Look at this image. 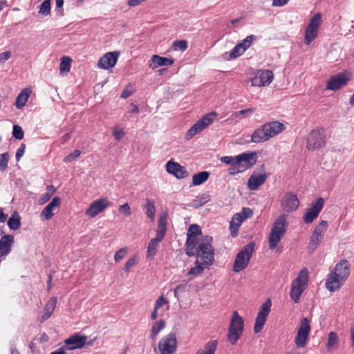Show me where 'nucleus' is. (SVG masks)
<instances>
[{"label": "nucleus", "instance_id": "5", "mask_svg": "<svg viewBox=\"0 0 354 354\" xmlns=\"http://www.w3.org/2000/svg\"><path fill=\"white\" fill-rule=\"evenodd\" d=\"M254 251V243L252 242L241 250L236 254L233 264L232 270L234 272H239L248 267Z\"/></svg>", "mask_w": 354, "mask_h": 354}, {"label": "nucleus", "instance_id": "11", "mask_svg": "<svg viewBox=\"0 0 354 354\" xmlns=\"http://www.w3.org/2000/svg\"><path fill=\"white\" fill-rule=\"evenodd\" d=\"M202 234V231L199 225L196 224L191 225L187 231V238L186 241V254L189 256L194 255V250L197 246V243L200 238L197 236Z\"/></svg>", "mask_w": 354, "mask_h": 354}, {"label": "nucleus", "instance_id": "53", "mask_svg": "<svg viewBox=\"0 0 354 354\" xmlns=\"http://www.w3.org/2000/svg\"><path fill=\"white\" fill-rule=\"evenodd\" d=\"M221 161L226 165H230L231 166H236V156H223L221 158Z\"/></svg>", "mask_w": 354, "mask_h": 354}, {"label": "nucleus", "instance_id": "34", "mask_svg": "<svg viewBox=\"0 0 354 354\" xmlns=\"http://www.w3.org/2000/svg\"><path fill=\"white\" fill-rule=\"evenodd\" d=\"M166 231H167V216L162 215L158 219V229L156 231V236H158V239L160 238V239H164Z\"/></svg>", "mask_w": 354, "mask_h": 354}, {"label": "nucleus", "instance_id": "30", "mask_svg": "<svg viewBox=\"0 0 354 354\" xmlns=\"http://www.w3.org/2000/svg\"><path fill=\"white\" fill-rule=\"evenodd\" d=\"M165 306L166 310L169 308V302L163 295L160 296L155 302L154 309L151 314V319L156 320L158 317V310Z\"/></svg>", "mask_w": 354, "mask_h": 354}, {"label": "nucleus", "instance_id": "38", "mask_svg": "<svg viewBox=\"0 0 354 354\" xmlns=\"http://www.w3.org/2000/svg\"><path fill=\"white\" fill-rule=\"evenodd\" d=\"M209 177V173L204 171L196 174L192 177V184L195 186L200 185L207 181Z\"/></svg>", "mask_w": 354, "mask_h": 354}, {"label": "nucleus", "instance_id": "21", "mask_svg": "<svg viewBox=\"0 0 354 354\" xmlns=\"http://www.w3.org/2000/svg\"><path fill=\"white\" fill-rule=\"evenodd\" d=\"M348 81L349 77L346 75L339 73L329 78L326 84V89L334 91H337L346 86Z\"/></svg>", "mask_w": 354, "mask_h": 354}, {"label": "nucleus", "instance_id": "20", "mask_svg": "<svg viewBox=\"0 0 354 354\" xmlns=\"http://www.w3.org/2000/svg\"><path fill=\"white\" fill-rule=\"evenodd\" d=\"M166 171L172 175H174L178 179L185 178L188 176L189 173L186 168L178 162L169 160L166 164Z\"/></svg>", "mask_w": 354, "mask_h": 354}, {"label": "nucleus", "instance_id": "23", "mask_svg": "<svg viewBox=\"0 0 354 354\" xmlns=\"http://www.w3.org/2000/svg\"><path fill=\"white\" fill-rule=\"evenodd\" d=\"M86 339L87 337L86 336L77 333L66 339L64 343L68 346L67 349L75 350L84 347L86 344Z\"/></svg>", "mask_w": 354, "mask_h": 354}, {"label": "nucleus", "instance_id": "47", "mask_svg": "<svg viewBox=\"0 0 354 354\" xmlns=\"http://www.w3.org/2000/svg\"><path fill=\"white\" fill-rule=\"evenodd\" d=\"M10 155L8 152L0 154V171H5L8 166Z\"/></svg>", "mask_w": 354, "mask_h": 354}, {"label": "nucleus", "instance_id": "22", "mask_svg": "<svg viewBox=\"0 0 354 354\" xmlns=\"http://www.w3.org/2000/svg\"><path fill=\"white\" fill-rule=\"evenodd\" d=\"M120 53L117 51L109 52L100 58L97 66L103 69H109L113 67L118 59Z\"/></svg>", "mask_w": 354, "mask_h": 354}, {"label": "nucleus", "instance_id": "58", "mask_svg": "<svg viewBox=\"0 0 354 354\" xmlns=\"http://www.w3.org/2000/svg\"><path fill=\"white\" fill-rule=\"evenodd\" d=\"M238 214H241L243 220L244 221L245 219L251 217L253 214V212L250 208L243 207L242 211Z\"/></svg>", "mask_w": 354, "mask_h": 354}, {"label": "nucleus", "instance_id": "13", "mask_svg": "<svg viewBox=\"0 0 354 354\" xmlns=\"http://www.w3.org/2000/svg\"><path fill=\"white\" fill-rule=\"evenodd\" d=\"M177 349V339L175 333H170L162 337L158 343L160 354H174Z\"/></svg>", "mask_w": 354, "mask_h": 354}, {"label": "nucleus", "instance_id": "2", "mask_svg": "<svg viewBox=\"0 0 354 354\" xmlns=\"http://www.w3.org/2000/svg\"><path fill=\"white\" fill-rule=\"evenodd\" d=\"M285 129V125L279 121L265 123L252 133L251 141L254 143L264 142L275 137L283 131Z\"/></svg>", "mask_w": 354, "mask_h": 354}, {"label": "nucleus", "instance_id": "57", "mask_svg": "<svg viewBox=\"0 0 354 354\" xmlns=\"http://www.w3.org/2000/svg\"><path fill=\"white\" fill-rule=\"evenodd\" d=\"M80 155H81V151L80 150H78V149L75 150L73 153L66 156L64 158V161L65 162H71L73 159H75V158H77L78 157H80Z\"/></svg>", "mask_w": 354, "mask_h": 354}, {"label": "nucleus", "instance_id": "44", "mask_svg": "<svg viewBox=\"0 0 354 354\" xmlns=\"http://www.w3.org/2000/svg\"><path fill=\"white\" fill-rule=\"evenodd\" d=\"M304 291V290L300 288H296V286H291L290 292L291 299L293 300L295 303H298L299 301L300 297Z\"/></svg>", "mask_w": 354, "mask_h": 354}, {"label": "nucleus", "instance_id": "36", "mask_svg": "<svg viewBox=\"0 0 354 354\" xmlns=\"http://www.w3.org/2000/svg\"><path fill=\"white\" fill-rule=\"evenodd\" d=\"M166 322L163 319L155 322L151 327L150 337L152 339H155L159 333L165 327Z\"/></svg>", "mask_w": 354, "mask_h": 354}, {"label": "nucleus", "instance_id": "56", "mask_svg": "<svg viewBox=\"0 0 354 354\" xmlns=\"http://www.w3.org/2000/svg\"><path fill=\"white\" fill-rule=\"evenodd\" d=\"M174 46L182 51L185 50L187 47V41L186 40H176L174 41Z\"/></svg>", "mask_w": 354, "mask_h": 354}, {"label": "nucleus", "instance_id": "37", "mask_svg": "<svg viewBox=\"0 0 354 354\" xmlns=\"http://www.w3.org/2000/svg\"><path fill=\"white\" fill-rule=\"evenodd\" d=\"M21 217L17 212H15L8 221V225L10 230H17L21 227Z\"/></svg>", "mask_w": 354, "mask_h": 354}, {"label": "nucleus", "instance_id": "12", "mask_svg": "<svg viewBox=\"0 0 354 354\" xmlns=\"http://www.w3.org/2000/svg\"><path fill=\"white\" fill-rule=\"evenodd\" d=\"M272 306V301L270 299H267L260 307L255 319L254 326V332L258 333L263 329L267 317L269 315Z\"/></svg>", "mask_w": 354, "mask_h": 354}, {"label": "nucleus", "instance_id": "24", "mask_svg": "<svg viewBox=\"0 0 354 354\" xmlns=\"http://www.w3.org/2000/svg\"><path fill=\"white\" fill-rule=\"evenodd\" d=\"M61 205V199L58 196H55L50 202V203L45 207L41 212V217H43L45 220H50L54 216V210L58 209Z\"/></svg>", "mask_w": 354, "mask_h": 354}, {"label": "nucleus", "instance_id": "31", "mask_svg": "<svg viewBox=\"0 0 354 354\" xmlns=\"http://www.w3.org/2000/svg\"><path fill=\"white\" fill-rule=\"evenodd\" d=\"M243 222V220L240 214L236 213L233 216L230 223V230L231 232V235L233 237H236L237 236L239 227Z\"/></svg>", "mask_w": 354, "mask_h": 354}, {"label": "nucleus", "instance_id": "14", "mask_svg": "<svg viewBox=\"0 0 354 354\" xmlns=\"http://www.w3.org/2000/svg\"><path fill=\"white\" fill-rule=\"evenodd\" d=\"M310 328L308 319L307 318H303L301 320L300 326L295 340L297 348H304L306 346Z\"/></svg>", "mask_w": 354, "mask_h": 354}, {"label": "nucleus", "instance_id": "25", "mask_svg": "<svg viewBox=\"0 0 354 354\" xmlns=\"http://www.w3.org/2000/svg\"><path fill=\"white\" fill-rule=\"evenodd\" d=\"M174 63V59L153 55L148 62L150 68L155 69L159 66H171Z\"/></svg>", "mask_w": 354, "mask_h": 354}, {"label": "nucleus", "instance_id": "39", "mask_svg": "<svg viewBox=\"0 0 354 354\" xmlns=\"http://www.w3.org/2000/svg\"><path fill=\"white\" fill-rule=\"evenodd\" d=\"M47 192L42 194L38 201V203L40 205H44L48 201H50L52 196L55 193L56 189L53 185H48L46 187Z\"/></svg>", "mask_w": 354, "mask_h": 354}, {"label": "nucleus", "instance_id": "61", "mask_svg": "<svg viewBox=\"0 0 354 354\" xmlns=\"http://www.w3.org/2000/svg\"><path fill=\"white\" fill-rule=\"evenodd\" d=\"M64 2V0H56L55 1L56 10H57V13L61 16L64 15V10L62 8Z\"/></svg>", "mask_w": 354, "mask_h": 354}, {"label": "nucleus", "instance_id": "45", "mask_svg": "<svg viewBox=\"0 0 354 354\" xmlns=\"http://www.w3.org/2000/svg\"><path fill=\"white\" fill-rule=\"evenodd\" d=\"M51 10V2L50 0H45L42 2L39 7V13L44 16L50 15Z\"/></svg>", "mask_w": 354, "mask_h": 354}, {"label": "nucleus", "instance_id": "48", "mask_svg": "<svg viewBox=\"0 0 354 354\" xmlns=\"http://www.w3.org/2000/svg\"><path fill=\"white\" fill-rule=\"evenodd\" d=\"M211 200V196L208 194H203L198 196L196 197V198L194 200V202L196 203V206L200 207L202 206Z\"/></svg>", "mask_w": 354, "mask_h": 354}, {"label": "nucleus", "instance_id": "16", "mask_svg": "<svg viewBox=\"0 0 354 354\" xmlns=\"http://www.w3.org/2000/svg\"><path fill=\"white\" fill-rule=\"evenodd\" d=\"M111 205V203L107 198L95 200L90 204L88 208L85 212V214L91 218H94Z\"/></svg>", "mask_w": 354, "mask_h": 354}, {"label": "nucleus", "instance_id": "9", "mask_svg": "<svg viewBox=\"0 0 354 354\" xmlns=\"http://www.w3.org/2000/svg\"><path fill=\"white\" fill-rule=\"evenodd\" d=\"M322 24L321 13L315 14L310 20L305 30L304 43L309 45L318 35L319 28Z\"/></svg>", "mask_w": 354, "mask_h": 354}, {"label": "nucleus", "instance_id": "41", "mask_svg": "<svg viewBox=\"0 0 354 354\" xmlns=\"http://www.w3.org/2000/svg\"><path fill=\"white\" fill-rule=\"evenodd\" d=\"M72 59L70 57L64 56L61 59L59 65L60 73H68L71 70Z\"/></svg>", "mask_w": 354, "mask_h": 354}, {"label": "nucleus", "instance_id": "33", "mask_svg": "<svg viewBox=\"0 0 354 354\" xmlns=\"http://www.w3.org/2000/svg\"><path fill=\"white\" fill-rule=\"evenodd\" d=\"M163 239H158V236H156L155 238L152 239L147 247V259H153L154 256L156 254L158 248V243L162 241Z\"/></svg>", "mask_w": 354, "mask_h": 354}, {"label": "nucleus", "instance_id": "10", "mask_svg": "<svg viewBox=\"0 0 354 354\" xmlns=\"http://www.w3.org/2000/svg\"><path fill=\"white\" fill-rule=\"evenodd\" d=\"M328 227V223L326 221H321L315 227L313 232L308 246L309 252H314L322 241L325 232Z\"/></svg>", "mask_w": 354, "mask_h": 354}, {"label": "nucleus", "instance_id": "60", "mask_svg": "<svg viewBox=\"0 0 354 354\" xmlns=\"http://www.w3.org/2000/svg\"><path fill=\"white\" fill-rule=\"evenodd\" d=\"M113 135L117 140H120L125 135L123 129H115Z\"/></svg>", "mask_w": 354, "mask_h": 354}, {"label": "nucleus", "instance_id": "18", "mask_svg": "<svg viewBox=\"0 0 354 354\" xmlns=\"http://www.w3.org/2000/svg\"><path fill=\"white\" fill-rule=\"evenodd\" d=\"M324 201L322 197H319L316 201H313L310 207L308 209L304 216V221L306 223H311L318 216L324 207Z\"/></svg>", "mask_w": 354, "mask_h": 354}, {"label": "nucleus", "instance_id": "46", "mask_svg": "<svg viewBox=\"0 0 354 354\" xmlns=\"http://www.w3.org/2000/svg\"><path fill=\"white\" fill-rule=\"evenodd\" d=\"M196 266L192 268L187 272V275H199L203 272L204 268L202 266L201 261L199 262L198 259L195 262Z\"/></svg>", "mask_w": 354, "mask_h": 354}, {"label": "nucleus", "instance_id": "62", "mask_svg": "<svg viewBox=\"0 0 354 354\" xmlns=\"http://www.w3.org/2000/svg\"><path fill=\"white\" fill-rule=\"evenodd\" d=\"M11 57V53L10 51H5L0 53V64L6 62Z\"/></svg>", "mask_w": 354, "mask_h": 354}, {"label": "nucleus", "instance_id": "40", "mask_svg": "<svg viewBox=\"0 0 354 354\" xmlns=\"http://www.w3.org/2000/svg\"><path fill=\"white\" fill-rule=\"evenodd\" d=\"M145 209L147 217L151 221H153L156 215L154 202L152 200L147 199L145 205Z\"/></svg>", "mask_w": 354, "mask_h": 354}, {"label": "nucleus", "instance_id": "6", "mask_svg": "<svg viewBox=\"0 0 354 354\" xmlns=\"http://www.w3.org/2000/svg\"><path fill=\"white\" fill-rule=\"evenodd\" d=\"M243 319L239 315L237 311H234L231 318L227 333V339L232 345L236 344V342L240 339L243 334Z\"/></svg>", "mask_w": 354, "mask_h": 354}, {"label": "nucleus", "instance_id": "15", "mask_svg": "<svg viewBox=\"0 0 354 354\" xmlns=\"http://www.w3.org/2000/svg\"><path fill=\"white\" fill-rule=\"evenodd\" d=\"M274 77L273 73L270 70H259L253 78L247 80L252 86H263L270 84Z\"/></svg>", "mask_w": 354, "mask_h": 354}, {"label": "nucleus", "instance_id": "49", "mask_svg": "<svg viewBox=\"0 0 354 354\" xmlns=\"http://www.w3.org/2000/svg\"><path fill=\"white\" fill-rule=\"evenodd\" d=\"M256 39V36L253 35H250L248 36L245 39L239 42L243 48L246 50L248 48L250 47L252 42Z\"/></svg>", "mask_w": 354, "mask_h": 354}, {"label": "nucleus", "instance_id": "8", "mask_svg": "<svg viewBox=\"0 0 354 354\" xmlns=\"http://www.w3.org/2000/svg\"><path fill=\"white\" fill-rule=\"evenodd\" d=\"M217 113L215 111L210 112L205 115L201 119L198 120L187 132L186 138L189 140L195 135L201 132L216 119Z\"/></svg>", "mask_w": 354, "mask_h": 354}, {"label": "nucleus", "instance_id": "7", "mask_svg": "<svg viewBox=\"0 0 354 354\" xmlns=\"http://www.w3.org/2000/svg\"><path fill=\"white\" fill-rule=\"evenodd\" d=\"M326 144V131L323 127L313 129L306 137V148L308 150H318Z\"/></svg>", "mask_w": 354, "mask_h": 354}, {"label": "nucleus", "instance_id": "17", "mask_svg": "<svg viewBox=\"0 0 354 354\" xmlns=\"http://www.w3.org/2000/svg\"><path fill=\"white\" fill-rule=\"evenodd\" d=\"M257 153L255 152L243 153L236 156V166L242 171L251 168L257 162Z\"/></svg>", "mask_w": 354, "mask_h": 354}, {"label": "nucleus", "instance_id": "42", "mask_svg": "<svg viewBox=\"0 0 354 354\" xmlns=\"http://www.w3.org/2000/svg\"><path fill=\"white\" fill-rule=\"evenodd\" d=\"M338 344V336L335 332H330L328 334V342L326 347L328 351L331 350L333 348L337 346Z\"/></svg>", "mask_w": 354, "mask_h": 354}, {"label": "nucleus", "instance_id": "32", "mask_svg": "<svg viewBox=\"0 0 354 354\" xmlns=\"http://www.w3.org/2000/svg\"><path fill=\"white\" fill-rule=\"evenodd\" d=\"M31 92V90L28 88H25L21 90V91L17 95L15 102V104L17 109H21L26 105Z\"/></svg>", "mask_w": 354, "mask_h": 354}, {"label": "nucleus", "instance_id": "26", "mask_svg": "<svg viewBox=\"0 0 354 354\" xmlns=\"http://www.w3.org/2000/svg\"><path fill=\"white\" fill-rule=\"evenodd\" d=\"M308 270L307 268H303L298 274L296 279H295L291 286H296V288L305 290L307 288L308 283Z\"/></svg>", "mask_w": 354, "mask_h": 354}, {"label": "nucleus", "instance_id": "27", "mask_svg": "<svg viewBox=\"0 0 354 354\" xmlns=\"http://www.w3.org/2000/svg\"><path fill=\"white\" fill-rule=\"evenodd\" d=\"M14 243V236L4 235L0 239V258L8 254L11 251L12 245Z\"/></svg>", "mask_w": 354, "mask_h": 354}, {"label": "nucleus", "instance_id": "63", "mask_svg": "<svg viewBox=\"0 0 354 354\" xmlns=\"http://www.w3.org/2000/svg\"><path fill=\"white\" fill-rule=\"evenodd\" d=\"M255 110H256L255 107L249 108V109H247L245 110H241L236 114L241 115L243 116V118H246L248 116L249 113L254 112Z\"/></svg>", "mask_w": 354, "mask_h": 354}, {"label": "nucleus", "instance_id": "51", "mask_svg": "<svg viewBox=\"0 0 354 354\" xmlns=\"http://www.w3.org/2000/svg\"><path fill=\"white\" fill-rule=\"evenodd\" d=\"M138 263V257L136 254L133 255L126 262L124 265V270L125 272H128L130 269Z\"/></svg>", "mask_w": 354, "mask_h": 354}, {"label": "nucleus", "instance_id": "59", "mask_svg": "<svg viewBox=\"0 0 354 354\" xmlns=\"http://www.w3.org/2000/svg\"><path fill=\"white\" fill-rule=\"evenodd\" d=\"M25 149H26V145L22 143L16 152L15 157H16V160L17 161H19V159L24 156Z\"/></svg>", "mask_w": 354, "mask_h": 354}, {"label": "nucleus", "instance_id": "1", "mask_svg": "<svg viewBox=\"0 0 354 354\" xmlns=\"http://www.w3.org/2000/svg\"><path fill=\"white\" fill-rule=\"evenodd\" d=\"M350 274V266L346 259L340 260L333 270L328 274L326 288L330 292H335L341 288Z\"/></svg>", "mask_w": 354, "mask_h": 354}, {"label": "nucleus", "instance_id": "28", "mask_svg": "<svg viewBox=\"0 0 354 354\" xmlns=\"http://www.w3.org/2000/svg\"><path fill=\"white\" fill-rule=\"evenodd\" d=\"M266 178L267 175L266 174H262L259 175H251L248 180V189L250 190L257 189L261 185H263L266 182Z\"/></svg>", "mask_w": 354, "mask_h": 354}, {"label": "nucleus", "instance_id": "35", "mask_svg": "<svg viewBox=\"0 0 354 354\" xmlns=\"http://www.w3.org/2000/svg\"><path fill=\"white\" fill-rule=\"evenodd\" d=\"M217 346V340H211L205 344L204 348L198 350L196 354H215Z\"/></svg>", "mask_w": 354, "mask_h": 354}, {"label": "nucleus", "instance_id": "43", "mask_svg": "<svg viewBox=\"0 0 354 354\" xmlns=\"http://www.w3.org/2000/svg\"><path fill=\"white\" fill-rule=\"evenodd\" d=\"M245 50L243 48L239 43H238L234 48L230 51L229 59H234L243 54Z\"/></svg>", "mask_w": 354, "mask_h": 354}, {"label": "nucleus", "instance_id": "52", "mask_svg": "<svg viewBox=\"0 0 354 354\" xmlns=\"http://www.w3.org/2000/svg\"><path fill=\"white\" fill-rule=\"evenodd\" d=\"M128 253V248H123L118 251H117L114 255V260L116 262L120 261V260L123 259L126 255Z\"/></svg>", "mask_w": 354, "mask_h": 354}, {"label": "nucleus", "instance_id": "55", "mask_svg": "<svg viewBox=\"0 0 354 354\" xmlns=\"http://www.w3.org/2000/svg\"><path fill=\"white\" fill-rule=\"evenodd\" d=\"M133 93H134V89L133 88V86L131 84H129L122 91V92L121 93V97L124 98V99H127L129 96H131Z\"/></svg>", "mask_w": 354, "mask_h": 354}, {"label": "nucleus", "instance_id": "29", "mask_svg": "<svg viewBox=\"0 0 354 354\" xmlns=\"http://www.w3.org/2000/svg\"><path fill=\"white\" fill-rule=\"evenodd\" d=\"M56 305L57 298L54 297H51L44 308V314L41 315L40 319L41 323L44 322L50 318L56 308Z\"/></svg>", "mask_w": 354, "mask_h": 354}, {"label": "nucleus", "instance_id": "50", "mask_svg": "<svg viewBox=\"0 0 354 354\" xmlns=\"http://www.w3.org/2000/svg\"><path fill=\"white\" fill-rule=\"evenodd\" d=\"M12 136L17 140H22L24 138V133L19 125L15 124L13 126Z\"/></svg>", "mask_w": 354, "mask_h": 354}, {"label": "nucleus", "instance_id": "19", "mask_svg": "<svg viewBox=\"0 0 354 354\" xmlns=\"http://www.w3.org/2000/svg\"><path fill=\"white\" fill-rule=\"evenodd\" d=\"M281 205L284 211L290 212L298 208L299 201L296 194L288 192L283 196Z\"/></svg>", "mask_w": 354, "mask_h": 354}, {"label": "nucleus", "instance_id": "64", "mask_svg": "<svg viewBox=\"0 0 354 354\" xmlns=\"http://www.w3.org/2000/svg\"><path fill=\"white\" fill-rule=\"evenodd\" d=\"M288 1H289V0H272V5L273 6L281 7V6H283L286 4H287Z\"/></svg>", "mask_w": 354, "mask_h": 354}, {"label": "nucleus", "instance_id": "54", "mask_svg": "<svg viewBox=\"0 0 354 354\" xmlns=\"http://www.w3.org/2000/svg\"><path fill=\"white\" fill-rule=\"evenodd\" d=\"M118 211L120 214L129 216L131 215V207L128 203H125L124 204L120 205L118 208Z\"/></svg>", "mask_w": 354, "mask_h": 354}, {"label": "nucleus", "instance_id": "3", "mask_svg": "<svg viewBox=\"0 0 354 354\" xmlns=\"http://www.w3.org/2000/svg\"><path fill=\"white\" fill-rule=\"evenodd\" d=\"M212 237L209 236H201L195 248L196 256L203 266H211L214 261V249L212 246Z\"/></svg>", "mask_w": 354, "mask_h": 354}, {"label": "nucleus", "instance_id": "4", "mask_svg": "<svg viewBox=\"0 0 354 354\" xmlns=\"http://www.w3.org/2000/svg\"><path fill=\"white\" fill-rule=\"evenodd\" d=\"M288 217L286 214L279 215L274 221L268 235V248L274 249L285 235L288 226Z\"/></svg>", "mask_w": 354, "mask_h": 354}]
</instances>
